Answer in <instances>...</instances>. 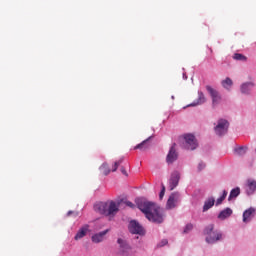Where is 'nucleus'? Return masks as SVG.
I'll use <instances>...</instances> for the list:
<instances>
[{
	"label": "nucleus",
	"instance_id": "1",
	"mask_svg": "<svg viewBox=\"0 0 256 256\" xmlns=\"http://www.w3.org/2000/svg\"><path fill=\"white\" fill-rule=\"evenodd\" d=\"M137 207L142 213H144L146 219L152 223L163 222V211L157 204L149 202L147 200H137Z\"/></svg>",
	"mask_w": 256,
	"mask_h": 256
},
{
	"label": "nucleus",
	"instance_id": "2",
	"mask_svg": "<svg viewBox=\"0 0 256 256\" xmlns=\"http://www.w3.org/2000/svg\"><path fill=\"white\" fill-rule=\"evenodd\" d=\"M94 211L105 217H115L119 213V205L115 201L99 202L94 205Z\"/></svg>",
	"mask_w": 256,
	"mask_h": 256
},
{
	"label": "nucleus",
	"instance_id": "3",
	"mask_svg": "<svg viewBox=\"0 0 256 256\" xmlns=\"http://www.w3.org/2000/svg\"><path fill=\"white\" fill-rule=\"evenodd\" d=\"M215 226L213 224H209L204 229V235H206V243L213 244L217 243V241H221L223 238V234L221 232L214 230Z\"/></svg>",
	"mask_w": 256,
	"mask_h": 256
},
{
	"label": "nucleus",
	"instance_id": "4",
	"mask_svg": "<svg viewBox=\"0 0 256 256\" xmlns=\"http://www.w3.org/2000/svg\"><path fill=\"white\" fill-rule=\"evenodd\" d=\"M214 131L216 135L223 137V135H226L227 131H229V122L225 119L218 120V124L215 126Z\"/></svg>",
	"mask_w": 256,
	"mask_h": 256
},
{
	"label": "nucleus",
	"instance_id": "5",
	"mask_svg": "<svg viewBox=\"0 0 256 256\" xmlns=\"http://www.w3.org/2000/svg\"><path fill=\"white\" fill-rule=\"evenodd\" d=\"M184 147L188 151H195L197 149L198 144H197V139H195V136L192 134H186L184 135Z\"/></svg>",
	"mask_w": 256,
	"mask_h": 256
},
{
	"label": "nucleus",
	"instance_id": "6",
	"mask_svg": "<svg viewBox=\"0 0 256 256\" xmlns=\"http://www.w3.org/2000/svg\"><path fill=\"white\" fill-rule=\"evenodd\" d=\"M117 243L119 245L118 255H121V256L131 255V247L129 246V244H127V241L119 238L117 240Z\"/></svg>",
	"mask_w": 256,
	"mask_h": 256
},
{
	"label": "nucleus",
	"instance_id": "7",
	"mask_svg": "<svg viewBox=\"0 0 256 256\" xmlns=\"http://www.w3.org/2000/svg\"><path fill=\"white\" fill-rule=\"evenodd\" d=\"M128 229L133 235H143L145 233L143 226L135 220L130 221Z\"/></svg>",
	"mask_w": 256,
	"mask_h": 256
},
{
	"label": "nucleus",
	"instance_id": "8",
	"mask_svg": "<svg viewBox=\"0 0 256 256\" xmlns=\"http://www.w3.org/2000/svg\"><path fill=\"white\" fill-rule=\"evenodd\" d=\"M179 199H181V194H179V192H173L167 200V209H175L177 203H179Z\"/></svg>",
	"mask_w": 256,
	"mask_h": 256
},
{
	"label": "nucleus",
	"instance_id": "9",
	"mask_svg": "<svg viewBox=\"0 0 256 256\" xmlns=\"http://www.w3.org/2000/svg\"><path fill=\"white\" fill-rule=\"evenodd\" d=\"M206 91H208L209 95L211 96L213 105H219V103H221V95L217 90L211 86H206Z\"/></svg>",
	"mask_w": 256,
	"mask_h": 256
},
{
	"label": "nucleus",
	"instance_id": "10",
	"mask_svg": "<svg viewBox=\"0 0 256 256\" xmlns=\"http://www.w3.org/2000/svg\"><path fill=\"white\" fill-rule=\"evenodd\" d=\"M181 179V175L179 172L175 171L171 174L170 180H169V189L170 191H173L177 185H179V180Z\"/></svg>",
	"mask_w": 256,
	"mask_h": 256
},
{
	"label": "nucleus",
	"instance_id": "11",
	"mask_svg": "<svg viewBox=\"0 0 256 256\" xmlns=\"http://www.w3.org/2000/svg\"><path fill=\"white\" fill-rule=\"evenodd\" d=\"M177 151L175 150V144L170 148L169 153L166 157V161L168 164L173 163L174 161H177Z\"/></svg>",
	"mask_w": 256,
	"mask_h": 256
},
{
	"label": "nucleus",
	"instance_id": "12",
	"mask_svg": "<svg viewBox=\"0 0 256 256\" xmlns=\"http://www.w3.org/2000/svg\"><path fill=\"white\" fill-rule=\"evenodd\" d=\"M253 87H255L254 82H246L240 86V91L244 95H249V93H251V90L253 89Z\"/></svg>",
	"mask_w": 256,
	"mask_h": 256
},
{
	"label": "nucleus",
	"instance_id": "13",
	"mask_svg": "<svg viewBox=\"0 0 256 256\" xmlns=\"http://www.w3.org/2000/svg\"><path fill=\"white\" fill-rule=\"evenodd\" d=\"M109 233V230H104L102 232L96 233L92 236V242L93 243H101L105 240V235Z\"/></svg>",
	"mask_w": 256,
	"mask_h": 256
},
{
	"label": "nucleus",
	"instance_id": "14",
	"mask_svg": "<svg viewBox=\"0 0 256 256\" xmlns=\"http://www.w3.org/2000/svg\"><path fill=\"white\" fill-rule=\"evenodd\" d=\"M152 138H153V136L148 137L146 140H144L140 144L136 145L134 147V149H139L140 151H147V149H149V147H151V143L149 141H151Z\"/></svg>",
	"mask_w": 256,
	"mask_h": 256
},
{
	"label": "nucleus",
	"instance_id": "15",
	"mask_svg": "<svg viewBox=\"0 0 256 256\" xmlns=\"http://www.w3.org/2000/svg\"><path fill=\"white\" fill-rule=\"evenodd\" d=\"M88 232H89V225L86 224L82 226L74 237L75 241H79V239H83V237H85V235H87Z\"/></svg>",
	"mask_w": 256,
	"mask_h": 256
},
{
	"label": "nucleus",
	"instance_id": "16",
	"mask_svg": "<svg viewBox=\"0 0 256 256\" xmlns=\"http://www.w3.org/2000/svg\"><path fill=\"white\" fill-rule=\"evenodd\" d=\"M205 101H207L205 98V94H203V92H198V99L190 104L189 107H197V105H203Z\"/></svg>",
	"mask_w": 256,
	"mask_h": 256
},
{
	"label": "nucleus",
	"instance_id": "17",
	"mask_svg": "<svg viewBox=\"0 0 256 256\" xmlns=\"http://www.w3.org/2000/svg\"><path fill=\"white\" fill-rule=\"evenodd\" d=\"M253 213H255L254 208H249L243 213V222L248 223V221H251V218L253 217Z\"/></svg>",
	"mask_w": 256,
	"mask_h": 256
},
{
	"label": "nucleus",
	"instance_id": "18",
	"mask_svg": "<svg viewBox=\"0 0 256 256\" xmlns=\"http://www.w3.org/2000/svg\"><path fill=\"white\" fill-rule=\"evenodd\" d=\"M231 215H233V210L226 208L219 213L218 219H227V217H231Z\"/></svg>",
	"mask_w": 256,
	"mask_h": 256
},
{
	"label": "nucleus",
	"instance_id": "19",
	"mask_svg": "<svg viewBox=\"0 0 256 256\" xmlns=\"http://www.w3.org/2000/svg\"><path fill=\"white\" fill-rule=\"evenodd\" d=\"M239 195H241V188L236 187L232 189L228 197V201H231V199H235L236 197H239Z\"/></svg>",
	"mask_w": 256,
	"mask_h": 256
},
{
	"label": "nucleus",
	"instance_id": "20",
	"mask_svg": "<svg viewBox=\"0 0 256 256\" xmlns=\"http://www.w3.org/2000/svg\"><path fill=\"white\" fill-rule=\"evenodd\" d=\"M222 87H224V89H231V87H233V80H231V78L227 77L225 80H222L221 82Z\"/></svg>",
	"mask_w": 256,
	"mask_h": 256
},
{
	"label": "nucleus",
	"instance_id": "21",
	"mask_svg": "<svg viewBox=\"0 0 256 256\" xmlns=\"http://www.w3.org/2000/svg\"><path fill=\"white\" fill-rule=\"evenodd\" d=\"M213 205H215V199L214 198H209L204 203L203 211H209V209H211V207H213Z\"/></svg>",
	"mask_w": 256,
	"mask_h": 256
},
{
	"label": "nucleus",
	"instance_id": "22",
	"mask_svg": "<svg viewBox=\"0 0 256 256\" xmlns=\"http://www.w3.org/2000/svg\"><path fill=\"white\" fill-rule=\"evenodd\" d=\"M111 169H109V164L107 163H103L100 166V173H102V175H109V173H111Z\"/></svg>",
	"mask_w": 256,
	"mask_h": 256
},
{
	"label": "nucleus",
	"instance_id": "23",
	"mask_svg": "<svg viewBox=\"0 0 256 256\" xmlns=\"http://www.w3.org/2000/svg\"><path fill=\"white\" fill-rule=\"evenodd\" d=\"M248 193H255L256 190V181L248 180Z\"/></svg>",
	"mask_w": 256,
	"mask_h": 256
},
{
	"label": "nucleus",
	"instance_id": "24",
	"mask_svg": "<svg viewBox=\"0 0 256 256\" xmlns=\"http://www.w3.org/2000/svg\"><path fill=\"white\" fill-rule=\"evenodd\" d=\"M123 163V158H120L119 160L115 161L114 164L112 165V173H115L117 169H119V166Z\"/></svg>",
	"mask_w": 256,
	"mask_h": 256
},
{
	"label": "nucleus",
	"instance_id": "25",
	"mask_svg": "<svg viewBox=\"0 0 256 256\" xmlns=\"http://www.w3.org/2000/svg\"><path fill=\"white\" fill-rule=\"evenodd\" d=\"M233 59H235V61H247V56L243 54L235 53L233 55Z\"/></svg>",
	"mask_w": 256,
	"mask_h": 256
},
{
	"label": "nucleus",
	"instance_id": "26",
	"mask_svg": "<svg viewBox=\"0 0 256 256\" xmlns=\"http://www.w3.org/2000/svg\"><path fill=\"white\" fill-rule=\"evenodd\" d=\"M235 152L237 153V155H245V153H247V147L240 146L238 148H235Z\"/></svg>",
	"mask_w": 256,
	"mask_h": 256
},
{
	"label": "nucleus",
	"instance_id": "27",
	"mask_svg": "<svg viewBox=\"0 0 256 256\" xmlns=\"http://www.w3.org/2000/svg\"><path fill=\"white\" fill-rule=\"evenodd\" d=\"M163 197H165V185L162 184V189L160 191V194H159V199H163Z\"/></svg>",
	"mask_w": 256,
	"mask_h": 256
},
{
	"label": "nucleus",
	"instance_id": "28",
	"mask_svg": "<svg viewBox=\"0 0 256 256\" xmlns=\"http://www.w3.org/2000/svg\"><path fill=\"white\" fill-rule=\"evenodd\" d=\"M192 229H193V224H187L184 229V233H189V231H191Z\"/></svg>",
	"mask_w": 256,
	"mask_h": 256
},
{
	"label": "nucleus",
	"instance_id": "29",
	"mask_svg": "<svg viewBox=\"0 0 256 256\" xmlns=\"http://www.w3.org/2000/svg\"><path fill=\"white\" fill-rule=\"evenodd\" d=\"M205 167H206L205 163L200 162L199 165H198V170L203 171V169H205Z\"/></svg>",
	"mask_w": 256,
	"mask_h": 256
},
{
	"label": "nucleus",
	"instance_id": "30",
	"mask_svg": "<svg viewBox=\"0 0 256 256\" xmlns=\"http://www.w3.org/2000/svg\"><path fill=\"white\" fill-rule=\"evenodd\" d=\"M223 201H225V198L221 196L220 198L217 199L216 205H221Z\"/></svg>",
	"mask_w": 256,
	"mask_h": 256
},
{
	"label": "nucleus",
	"instance_id": "31",
	"mask_svg": "<svg viewBox=\"0 0 256 256\" xmlns=\"http://www.w3.org/2000/svg\"><path fill=\"white\" fill-rule=\"evenodd\" d=\"M125 204L127 205V207H131V209H133V207H135V204H133V202H131V201H126Z\"/></svg>",
	"mask_w": 256,
	"mask_h": 256
},
{
	"label": "nucleus",
	"instance_id": "32",
	"mask_svg": "<svg viewBox=\"0 0 256 256\" xmlns=\"http://www.w3.org/2000/svg\"><path fill=\"white\" fill-rule=\"evenodd\" d=\"M167 243H168L167 239L162 240L160 243V247H165V245H167Z\"/></svg>",
	"mask_w": 256,
	"mask_h": 256
},
{
	"label": "nucleus",
	"instance_id": "33",
	"mask_svg": "<svg viewBox=\"0 0 256 256\" xmlns=\"http://www.w3.org/2000/svg\"><path fill=\"white\" fill-rule=\"evenodd\" d=\"M120 171H121V173H123L127 177L128 174H127V170H125V167L122 166L120 168Z\"/></svg>",
	"mask_w": 256,
	"mask_h": 256
},
{
	"label": "nucleus",
	"instance_id": "34",
	"mask_svg": "<svg viewBox=\"0 0 256 256\" xmlns=\"http://www.w3.org/2000/svg\"><path fill=\"white\" fill-rule=\"evenodd\" d=\"M222 197H223L224 199H226V197H227V191H226V190L223 191Z\"/></svg>",
	"mask_w": 256,
	"mask_h": 256
},
{
	"label": "nucleus",
	"instance_id": "35",
	"mask_svg": "<svg viewBox=\"0 0 256 256\" xmlns=\"http://www.w3.org/2000/svg\"><path fill=\"white\" fill-rule=\"evenodd\" d=\"M73 213H75V212H73V211H68L67 217H71V215H73Z\"/></svg>",
	"mask_w": 256,
	"mask_h": 256
}]
</instances>
